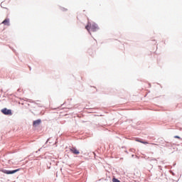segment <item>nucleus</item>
Instances as JSON below:
<instances>
[{
  "label": "nucleus",
  "instance_id": "0eeeda50",
  "mask_svg": "<svg viewBox=\"0 0 182 182\" xmlns=\"http://www.w3.org/2000/svg\"><path fill=\"white\" fill-rule=\"evenodd\" d=\"M139 143H141L143 144H148L149 143L147 141H138Z\"/></svg>",
  "mask_w": 182,
  "mask_h": 182
},
{
  "label": "nucleus",
  "instance_id": "7ed1b4c3",
  "mask_svg": "<svg viewBox=\"0 0 182 182\" xmlns=\"http://www.w3.org/2000/svg\"><path fill=\"white\" fill-rule=\"evenodd\" d=\"M18 171H19V169H16V170H13V171L4 170L3 171V173L4 174L9 175V174H14V173H17Z\"/></svg>",
  "mask_w": 182,
  "mask_h": 182
},
{
  "label": "nucleus",
  "instance_id": "423d86ee",
  "mask_svg": "<svg viewBox=\"0 0 182 182\" xmlns=\"http://www.w3.org/2000/svg\"><path fill=\"white\" fill-rule=\"evenodd\" d=\"M1 23L6 26H9V18L4 19Z\"/></svg>",
  "mask_w": 182,
  "mask_h": 182
},
{
  "label": "nucleus",
  "instance_id": "20e7f679",
  "mask_svg": "<svg viewBox=\"0 0 182 182\" xmlns=\"http://www.w3.org/2000/svg\"><path fill=\"white\" fill-rule=\"evenodd\" d=\"M70 152L74 155L80 154V151L78 149H77V148H75V147L70 148Z\"/></svg>",
  "mask_w": 182,
  "mask_h": 182
},
{
  "label": "nucleus",
  "instance_id": "f03ea898",
  "mask_svg": "<svg viewBox=\"0 0 182 182\" xmlns=\"http://www.w3.org/2000/svg\"><path fill=\"white\" fill-rule=\"evenodd\" d=\"M1 113L6 115H12V112L11 109H8L6 108H4L1 109Z\"/></svg>",
  "mask_w": 182,
  "mask_h": 182
},
{
  "label": "nucleus",
  "instance_id": "1a4fd4ad",
  "mask_svg": "<svg viewBox=\"0 0 182 182\" xmlns=\"http://www.w3.org/2000/svg\"><path fill=\"white\" fill-rule=\"evenodd\" d=\"M175 139H181V137L178 136H175Z\"/></svg>",
  "mask_w": 182,
  "mask_h": 182
},
{
  "label": "nucleus",
  "instance_id": "f257e3e1",
  "mask_svg": "<svg viewBox=\"0 0 182 182\" xmlns=\"http://www.w3.org/2000/svg\"><path fill=\"white\" fill-rule=\"evenodd\" d=\"M85 28L89 32H95L96 30H97V26H96L95 24L87 23Z\"/></svg>",
  "mask_w": 182,
  "mask_h": 182
},
{
  "label": "nucleus",
  "instance_id": "39448f33",
  "mask_svg": "<svg viewBox=\"0 0 182 182\" xmlns=\"http://www.w3.org/2000/svg\"><path fill=\"white\" fill-rule=\"evenodd\" d=\"M41 119H37L33 122V127H38L41 124Z\"/></svg>",
  "mask_w": 182,
  "mask_h": 182
},
{
  "label": "nucleus",
  "instance_id": "9d476101",
  "mask_svg": "<svg viewBox=\"0 0 182 182\" xmlns=\"http://www.w3.org/2000/svg\"><path fill=\"white\" fill-rule=\"evenodd\" d=\"M152 145H156V144H151Z\"/></svg>",
  "mask_w": 182,
  "mask_h": 182
},
{
  "label": "nucleus",
  "instance_id": "6e6552de",
  "mask_svg": "<svg viewBox=\"0 0 182 182\" xmlns=\"http://www.w3.org/2000/svg\"><path fill=\"white\" fill-rule=\"evenodd\" d=\"M112 182H120V181L119 179L114 178H112Z\"/></svg>",
  "mask_w": 182,
  "mask_h": 182
}]
</instances>
